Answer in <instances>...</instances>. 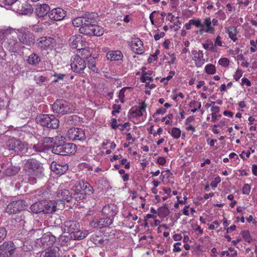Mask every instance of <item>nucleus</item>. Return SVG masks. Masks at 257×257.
I'll use <instances>...</instances> for the list:
<instances>
[{
  "label": "nucleus",
  "mask_w": 257,
  "mask_h": 257,
  "mask_svg": "<svg viewBox=\"0 0 257 257\" xmlns=\"http://www.w3.org/2000/svg\"><path fill=\"white\" fill-rule=\"evenodd\" d=\"M51 168L55 173L62 175L68 169V166L66 164L61 165L54 161L51 164Z\"/></svg>",
  "instance_id": "obj_21"
},
{
  "label": "nucleus",
  "mask_w": 257,
  "mask_h": 257,
  "mask_svg": "<svg viewBox=\"0 0 257 257\" xmlns=\"http://www.w3.org/2000/svg\"><path fill=\"white\" fill-rule=\"evenodd\" d=\"M56 206L57 203L54 201H51L47 204L45 202L43 206V213L45 214L53 213L56 211Z\"/></svg>",
  "instance_id": "obj_29"
},
{
  "label": "nucleus",
  "mask_w": 257,
  "mask_h": 257,
  "mask_svg": "<svg viewBox=\"0 0 257 257\" xmlns=\"http://www.w3.org/2000/svg\"><path fill=\"white\" fill-rule=\"evenodd\" d=\"M111 127L113 129H116L120 125V124H117V120L115 118H113L111 119Z\"/></svg>",
  "instance_id": "obj_60"
},
{
  "label": "nucleus",
  "mask_w": 257,
  "mask_h": 257,
  "mask_svg": "<svg viewBox=\"0 0 257 257\" xmlns=\"http://www.w3.org/2000/svg\"><path fill=\"white\" fill-rule=\"evenodd\" d=\"M85 58H81L76 55L73 60L71 59V67L72 70L77 73H82L86 67Z\"/></svg>",
  "instance_id": "obj_9"
},
{
  "label": "nucleus",
  "mask_w": 257,
  "mask_h": 257,
  "mask_svg": "<svg viewBox=\"0 0 257 257\" xmlns=\"http://www.w3.org/2000/svg\"><path fill=\"white\" fill-rule=\"evenodd\" d=\"M250 191V187L248 184H245L242 188V193L248 195Z\"/></svg>",
  "instance_id": "obj_54"
},
{
  "label": "nucleus",
  "mask_w": 257,
  "mask_h": 257,
  "mask_svg": "<svg viewBox=\"0 0 257 257\" xmlns=\"http://www.w3.org/2000/svg\"><path fill=\"white\" fill-rule=\"evenodd\" d=\"M49 18L54 21H60L66 16V12L61 8H57L52 10L49 13Z\"/></svg>",
  "instance_id": "obj_18"
},
{
  "label": "nucleus",
  "mask_w": 257,
  "mask_h": 257,
  "mask_svg": "<svg viewBox=\"0 0 257 257\" xmlns=\"http://www.w3.org/2000/svg\"><path fill=\"white\" fill-rule=\"evenodd\" d=\"M38 41H39V46L45 50L47 49L54 43V40L53 38L46 37H41Z\"/></svg>",
  "instance_id": "obj_25"
},
{
  "label": "nucleus",
  "mask_w": 257,
  "mask_h": 257,
  "mask_svg": "<svg viewBox=\"0 0 257 257\" xmlns=\"http://www.w3.org/2000/svg\"><path fill=\"white\" fill-rule=\"evenodd\" d=\"M17 37L21 43L28 46L33 45L35 42L33 33L25 28L17 29Z\"/></svg>",
  "instance_id": "obj_6"
},
{
  "label": "nucleus",
  "mask_w": 257,
  "mask_h": 257,
  "mask_svg": "<svg viewBox=\"0 0 257 257\" xmlns=\"http://www.w3.org/2000/svg\"><path fill=\"white\" fill-rule=\"evenodd\" d=\"M72 190L74 192V199L75 201L85 199L87 196L93 194L94 191L93 187L84 180L77 181Z\"/></svg>",
  "instance_id": "obj_2"
},
{
  "label": "nucleus",
  "mask_w": 257,
  "mask_h": 257,
  "mask_svg": "<svg viewBox=\"0 0 257 257\" xmlns=\"http://www.w3.org/2000/svg\"><path fill=\"white\" fill-rule=\"evenodd\" d=\"M112 218L103 217L99 219H95L91 222V226L93 227L101 228L109 226L112 223Z\"/></svg>",
  "instance_id": "obj_16"
},
{
  "label": "nucleus",
  "mask_w": 257,
  "mask_h": 257,
  "mask_svg": "<svg viewBox=\"0 0 257 257\" xmlns=\"http://www.w3.org/2000/svg\"><path fill=\"white\" fill-rule=\"evenodd\" d=\"M32 214L30 212L26 211L23 213L20 216V221H23L24 223L29 221V217H32Z\"/></svg>",
  "instance_id": "obj_43"
},
{
  "label": "nucleus",
  "mask_w": 257,
  "mask_h": 257,
  "mask_svg": "<svg viewBox=\"0 0 257 257\" xmlns=\"http://www.w3.org/2000/svg\"><path fill=\"white\" fill-rule=\"evenodd\" d=\"M6 149L8 151L11 156L19 155L28 150V144L19 139L12 138L6 142Z\"/></svg>",
  "instance_id": "obj_4"
},
{
  "label": "nucleus",
  "mask_w": 257,
  "mask_h": 257,
  "mask_svg": "<svg viewBox=\"0 0 257 257\" xmlns=\"http://www.w3.org/2000/svg\"><path fill=\"white\" fill-rule=\"evenodd\" d=\"M166 112V109L165 108L161 107L158 108L156 113L153 115L155 117L156 114H163Z\"/></svg>",
  "instance_id": "obj_62"
},
{
  "label": "nucleus",
  "mask_w": 257,
  "mask_h": 257,
  "mask_svg": "<svg viewBox=\"0 0 257 257\" xmlns=\"http://www.w3.org/2000/svg\"><path fill=\"white\" fill-rule=\"evenodd\" d=\"M55 142L52 148V152L56 155L67 156L74 154L76 150V146L73 143H64L65 138L62 136L56 137Z\"/></svg>",
  "instance_id": "obj_3"
},
{
  "label": "nucleus",
  "mask_w": 257,
  "mask_h": 257,
  "mask_svg": "<svg viewBox=\"0 0 257 257\" xmlns=\"http://www.w3.org/2000/svg\"><path fill=\"white\" fill-rule=\"evenodd\" d=\"M59 248L57 246H53L48 248L45 252H43L41 257H59Z\"/></svg>",
  "instance_id": "obj_27"
},
{
  "label": "nucleus",
  "mask_w": 257,
  "mask_h": 257,
  "mask_svg": "<svg viewBox=\"0 0 257 257\" xmlns=\"http://www.w3.org/2000/svg\"><path fill=\"white\" fill-rule=\"evenodd\" d=\"M190 24L195 26L197 27H203V25L201 24V21L199 19L194 20L191 19L190 20Z\"/></svg>",
  "instance_id": "obj_52"
},
{
  "label": "nucleus",
  "mask_w": 257,
  "mask_h": 257,
  "mask_svg": "<svg viewBox=\"0 0 257 257\" xmlns=\"http://www.w3.org/2000/svg\"><path fill=\"white\" fill-rule=\"evenodd\" d=\"M113 110L112 111V114L114 115L116 113H119V110L121 108V106L118 104H114L112 106Z\"/></svg>",
  "instance_id": "obj_55"
},
{
  "label": "nucleus",
  "mask_w": 257,
  "mask_h": 257,
  "mask_svg": "<svg viewBox=\"0 0 257 257\" xmlns=\"http://www.w3.org/2000/svg\"><path fill=\"white\" fill-rule=\"evenodd\" d=\"M170 213V211L166 205L160 207L158 209V215L160 217L165 218Z\"/></svg>",
  "instance_id": "obj_38"
},
{
  "label": "nucleus",
  "mask_w": 257,
  "mask_h": 257,
  "mask_svg": "<svg viewBox=\"0 0 257 257\" xmlns=\"http://www.w3.org/2000/svg\"><path fill=\"white\" fill-rule=\"evenodd\" d=\"M43 206L44 203L42 202H36L31 206L30 210L32 212L35 213L43 212Z\"/></svg>",
  "instance_id": "obj_35"
},
{
  "label": "nucleus",
  "mask_w": 257,
  "mask_h": 257,
  "mask_svg": "<svg viewBox=\"0 0 257 257\" xmlns=\"http://www.w3.org/2000/svg\"><path fill=\"white\" fill-rule=\"evenodd\" d=\"M58 233H56L57 238L58 237V241L62 245L69 246L70 247H72V245L71 242L74 240L73 238L71 237V235L70 236L67 235H60L62 231L61 228H58Z\"/></svg>",
  "instance_id": "obj_20"
},
{
  "label": "nucleus",
  "mask_w": 257,
  "mask_h": 257,
  "mask_svg": "<svg viewBox=\"0 0 257 257\" xmlns=\"http://www.w3.org/2000/svg\"><path fill=\"white\" fill-rule=\"evenodd\" d=\"M79 32L81 34L87 36H95L100 37L104 33V29L101 26L97 24L84 25L79 28Z\"/></svg>",
  "instance_id": "obj_8"
},
{
  "label": "nucleus",
  "mask_w": 257,
  "mask_h": 257,
  "mask_svg": "<svg viewBox=\"0 0 257 257\" xmlns=\"http://www.w3.org/2000/svg\"><path fill=\"white\" fill-rule=\"evenodd\" d=\"M227 33L228 34L229 37L235 42L237 40L236 34L237 29L236 27H230L227 29Z\"/></svg>",
  "instance_id": "obj_39"
},
{
  "label": "nucleus",
  "mask_w": 257,
  "mask_h": 257,
  "mask_svg": "<svg viewBox=\"0 0 257 257\" xmlns=\"http://www.w3.org/2000/svg\"><path fill=\"white\" fill-rule=\"evenodd\" d=\"M20 170V168L18 166L10 165L5 169L4 173L6 176H11L17 174Z\"/></svg>",
  "instance_id": "obj_32"
},
{
  "label": "nucleus",
  "mask_w": 257,
  "mask_h": 257,
  "mask_svg": "<svg viewBox=\"0 0 257 257\" xmlns=\"http://www.w3.org/2000/svg\"><path fill=\"white\" fill-rule=\"evenodd\" d=\"M243 72L241 70L237 69L235 75L233 76L235 81H238L242 75Z\"/></svg>",
  "instance_id": "obj_56"
},
{
  "label": "nucleus",
  "mask_w": 257,
  "mask_h": 257,
  "mask_svg": "<svg viewBox=\"0 0 257 257\" xmlns=\"http://www.w3.org/2000/svg\"><path fill=\"white\" fill-rule=\"evenodd\" d=\"M220 178L219 176L216 177L214 178V180L213 181H212L211 183V186L213 188H215L217 187V184L220 182Z\"/></svg>",
  "instance_id": "obj_57"
},
{
  "label": "nucleus",
  "mask_w": 257,
  "mask_h": 257,
  "mask_svg": "<svg viewBox=\"0 0 257 257\" xmlns=\"http://www.w3.org/2000/svg\"><path fill=\"white\" fill-rule=\"evenodd\" d=\"M22 13L24 15L32 14L33 12V9L31 5L25 4V6L22 7Z\"/></svg>",
  "instance_id": "obj_45"
},
{
  "label": "nucleus",
  "mask_w": 257,
  "mask_h": 257,
  "mask_svg": "<svg viewBox=\"0 0 257 257\" xmlns=\"http://www.w3.org/2000/svg\"><path fill=\"white\" fill-rule=\"evenodd\" d=\"M54 139L52 137H44L42 140L43 144L51 143L53 142Z\"/></svg>",
  "instance_id": "obj_61"
},
{
  "label": "nucleus",
  "mask_w": 257,
  "mask_h": 257,
  "mask_svg": "<svg viewBox=\"0 0 257 257\" xmlns=\"http://www.w3.org/2000/svg\"><path fill=\"white\" fill-rule=\"evenodd\" d=\"M57 238L56 232L54 231V234L50 232H48L43 235L40 238V245L43 248H48L52 246L56 242Z\"/></svg>",
  "instance_id": "obj_11"
},
{
  "label": "nucleus",
  "mask_w": 257,
  "mask_h": 257,
  "mask_svg": "<svg viewBox=\"0 0 257 257\" xmlns=\"http://www.w3.org/2000/svg\"><path fill=\"white\" fill-rule=\"evenodd\" d=\"M83 26L97 24V14L95 13H87L83 15Z\"/></svg>",
  "instance_id": "obj_23"
},
{
  "label": "nucleus",
  "mask_w": 257,
  "mask_h": 257,
  "mask_svg": "<svg viewBox=\"0 0 257 257\" xmlns=\"http://www.w3.org/2000/svg\"><path fill=\"white\" fill-rule=\"evenodd\" d=\"M211 21L210 18H206L204 22V24H203V26H206V29L205 30L206 32H210L212 33H214V29L211 26Z\"/></svg>",
  "instance_id": "obj_40"
},
{
  "label": "nucleus",
  "mask_w": 257,
  "mask_h": 257,
  "mask_svg": "<svg viewBox=\"0 0 257 257\" xmlns=\"http://www.w3.org/2000/svg\"><path fill=\"white\" fill-rule=\"evenodd\" d=\"M57 196L59 199L65 200L66 202H70L74 199V195L67 189H58L57 192Z\"/></svg>",
  "instance_id": "obj_24"
},
{
  "label": "nucleus",
  "mask_w": 257,
  "mask_h": 257,
  "mask_svg": "<svg viewBox=\"0 0 257 257\" xmlns=\"http://www.w3.org/2000/svg\"><path fill=\"white\" fill-rule=\"evenodd\" d=\"M205 72L209 74H213L215 73V67L213 64H208L205 68Z\"/></svg>",
  "instance_id": "obj_46"
},
{
  "label": "nucleus",
  "mask_w": 257,
  "mask_h": 257,
  "mask_svg": "<svg viewBox=\"0 0 257 257\" xmlns=\"http://www.w3.org/2000/svg\"><path fill=\"white\" fill-rule=\"evenodd\" d=\"M189 106L191 108H193L191 110L192 112H195L198 109H200L201 107V102H197L195 100L191 101L189 104Z\"/></svg>",
  "instance_id": "obj_44"
},
{
  "label": "nucleus",
  "mask_w": 257,
  "mask_h": 257,
  "mask_svg": "<svg viewBox=\"0 0 257 257\" xmlns=\"http://www.w3.org/2000/svg\"><path fill=\"white\" fill-rule=\"evenodd\" d=\"M192 59L195 62L197 67H201L205 63V60L203 57V53L201 50H192L191 51Z\"/></svg>",
  "instance_id": "obj_19"
},
{
  "label": "nucleus",
  "mask_w": 257,
  "mask_h": 257,
  "mask_svg": "<svg viewBox=\"0 0 257 257\" xmlns=\"http://www.w3.org/2000/svg\"><path fill=\"white\" fill-rule=\"evenodd\" d=\"M102 212L106 217L112 218L113 220L118 212V209L114 204H108L103 207Z\"/></svg>",
  "instance_id": "obj_17"
},
{
  "label": "nucleus",
  "mask_w": 257,
  "mask_h": 257,
  "mask_svg": "<svg viewBox=\"0 0 257 257\" xmlns=\"http://www.w3.org/2000/svg\"><path fill=\"white\" fill-rule=\"evenodd\" d=\"M130 116L132 117H136L138 116H141L143 115V112L140 110V109H138L137 107L135 110H130Z\"/></svg>",
  "instance_id": "obj_49"
},
{
  "label": "nucleus",
  "mask_w": 257,
  "mask_h": 257,
  "mask_svg": "<svg viewBox=\"0 0 257 257\" xmlns=\"http://www.w3.org/2000/svg\"><path fill=\"white\" fill-rule=\"evenodd\" d=\"M65 123L68 125H76L79 121V117L76 115L68 116L65 119Z\"/></svg>",
  "instance_id": "obj_36"
},
{
  "label": "nucleus",
  "mask_w": 257,
  "mask_h": 257,
  "mask_svg": "<svg viewBox=\"0 0 257 257\" xmlns=\"http://www.w3.org/2000/svg\"><path fill=\"white\" fill-rule=\"evenodd\" d=\"M229 60L226 58H222L219 59L218 63L219 64L222 66L226 67L229 65Z\"/></svg>",
  "instance_id": "obj_53"
},
{
  "label": "nucleus",
  "mask_w": 257,
  "mask_h": 257,
  "mask_svg": "<svg viewBox=\"0 0 257 257\" xmlns=\"http://www.w3.org/2000/svg\"><path fill=\"white\" fill-rule=\"evenodd\" d=\"M67 137L72 141H82L85 139L84 132L81 128L72 127L70 128L67 133Z\"/></svg>",
  "instance_id": "obj_14"
},
{
  "label": "nucleus",
  "mask_w": 257,
  "mask_h": 257,
  "mask_svg": "<svg viewBox=\"0 0 257 257\" xmlns=\"http://www.w3.org/2000/svg\"><path fill=\"white\" fill-rule=\"evenodd\" d=\"M211 111H212L211 114V121L214 122L216 121L217 117H220L221 116L220 114H218L220 111V107L217 106H212Z\"/></svg>",
  "instance_id": "obj_37"
},
{
  "label": "nucleus",
  "mask_w": 257,
  "mask_h": 257,
  "mask_svg": "<svg viewBox=\"0 0 257 257\" xmlns=\"http://www.w3.org/2000/svg\"><path fill=\"white\" fill-rule=\"evenodd\" d=\"M121 165H124L125 168L129 169L130 168V163L127 162V159H123L121 161Z\"/></svg>",
  "instance_id": "obj_64"
},
{
  "label": "nucleus",
  "mask_w": 257,
  "mask_h": 257,
  "mask_svg": "<svg viewBox=\"0 0 257 257\" xmlns=\"http://www.w3.org/2000/svg\"><path fill=\"white\" fill-rule=\"evenodd\" d=\"M26 206V202L23 200L14 201L7 205L6 211L10 214H15L25 209Z\"/></svg>",
  "instance_id": "obj_10"
},
{
  "label": "nucleus",
  "mask_w": 257,
  "mask_h": 257,
  "mask_svg": "<svg viewBox=\"0 0 257 257\" xmlns=\"http://www.w3.org/2000/svg\"><path fill=\"white\" fill-rule=\"evenodd\" d=\"M16 247L13 242H5L0 246V257H11Z\"/></svg>",
  "instance_id": "obj_12"
},
{
  "label": "nucleus",
  "mask_w": 257,
  "mask_h": 257,
  "mask_svg": "<svg viewBox=\"0 0 257 257\" xmlns=\"http://www.w3.org/2000/svg\"><path fill=\"white\" fill-rule=\"evenodd\" d=\"M221 255L222 256H223L224 255H226L228 257H235L237 255V252H234V253H230L228 251H223L221 252Z\"/></svg>",
  "instance_id": "obj_59"
},
{
  "label": "nucleus",
  "mask_w": 257,
  "mask_h": 257,
  "mask_svg": "<svg viewBox=\"0 0 257 257\" xmlns=\"http://www.w3.org/2000/svg\"><path fill=\"white\" fill-rule=\"evenodd\" d=\"M244 84L246 85L247 86H251V82L247 78L245 77L241 79V85H243Z\"/></svg>",
  "instance_id": "obj_63"
},
{
  "label": "nucleus",
  "mask_w": 257,
  "mask_h": 257,
  "mask_svg": "<svg viewBox=\"0 0 257 257\" xmlns=\"http://www.w3.org/2000/svg\"><path fill=\"white\" fill-rule=\"evenodd\" d=\"M7 231L4 227L0 228V242H2L6 237Z\"/></svg>",
  "instance_id": "obj_51"
},
{
  "label": "nucleus",
  "mask_w": 257,
  "mask_h": 257,
  "mask_svg": "<svg viewBox=\"0 0 257 257\" xmlns=\"http://www.w3.org/2000/svg\"><path fill=\"white\" fill-rule=\"evenodd\" d=\"M70 41L72 48L76 49L79 51H81V49L87 47L86 42L80 35L72 36L70 39Z\"/></svg>",
  "instance_id": "obj_13"
},
{
  "label": "nucleus",
  "mask_w": 257,
  "mask_h": 257,
  "mask_svg": "<svg viewBox=\"0 0 257 257\" xmlns=\"http://www.w3.org/2000/svg\"><path fill=\"white\" fill-rule=\"evenodd\" d=\"M36 122L41 126L56 129L59 125V120L53 115L41 114L36 117Z\"/></svg>",
  "instance_id": "obj_5"
},
{
  "label": "nucleus",
  "mask_w": 257,
  "mask_h": 257,
  "mask_svg": "<svg viewBox=\"0 0 257 257\" xmlns=\"http://www.w3.org/2000/svg\"><path fill=\"white\" fill-rule=\"evenodd\" d=\"M242 237L244 238V239L248 242H251V237L250 235L249 232L248 230H243L242 231Z\"/></svg>",
  "instance_id": "obj_48"
},
{
  "label": "nucleus",
  "mask_w": 257,
  "mask_h": 257,
  "mask_svg": "<svg viewBox=\"0 0 257 257\" xmlns=\"http://www.w3.org/2000/svg\"><path fill=\"white\" fill-rule=\"evenodd\" d=\"M88 234V232L87 230H81L80 226L79 227V229L75 231V233H73L72 235H71L72 238H73V240H81L85 237H86Z\"/></svg>",
  "instance_id": "obj_30"
},
{
  "label": "nucleus",
  "mask_w": 257,
  "mask_h": 257,
  "mask_svg": "<svg viewBox=\"0 0 257 257\" xmlns=\"http://www.w3.org/2000/svg\"><path fill=\"white\" fill-rule=\"evenodd\" d=\"M24 170L29 177V181L32 184L35 183L37 179H40L44 175L43 164L35 159L27 160Z\"/></svg>",
  "instance_id": "obj_1"
},
{
  "label": "nucleus",
  "mask_w": 257,
  "mask_h": 257,
  "mask_svg": "<svg viewBox=\"0 0 257 257\" xmlns=\"http://www.w3.org/2000/svg\"><path fill=\"white\" fill-rule=\"evenodd\" d=\"M18 0H0V5L2 7L6 6H11L16 2Z\"/></svg>",
  "instance_id": "obj_50"
},
{
  "label": "nucleus",
  "mask_w": 257,
  "mask_h": 257,
  "mask_svg": "<svg viewBox=\"0 0 257 257\" xmlns=\"http://www.w3.org/2000/svg\"><path fill=\"white\" fill-rule=\"evenodd\" d=\"M83 15L81 17H77L72 20V24L77 27H82L83 26Z\"/></svg>",
  "instance_id": "obj_41"
},
{
  "label": "nucleus",
  "mask_w": 257,
  "mask_h": 257,
  "mask_svg": "<svg viewBox=\"0 0 257 257\" xmlns=\"http://www.w3.org/2000/svg\"><path fill=\"white\" fill-rule=\"evenodd\" d=\"M30 149H33L36 153L44 152L48 150V147L46 145L43 144V143L39 142L37 144L31 145Z\"/></svg>",
  "instance_id": "obj_33"
},
{
  "label": "nucleus",
  "mask_w": 257,
  "mask_h": 257,
  "mask_svg": "<svg viewBox=\"0 0 257 257\" xmlns=\"http://www.w3.org/2000/svg\"><path fill=\"white\" fill-rule=\"evenodd\" d=\"M85 59H86L87 61V65L89 69H91L94 72H97V68L96 67V61L95 58L94 57H92L91 56H89V57H84Z\"/></svg>",
  "instance_id": "obj_34"
},
{
  "label": "nucleus",
  "mask_w": 257,
  "mask_h": 257,
  "mask_svg": "<svg viewBox=\"0 0 257 257\" xmlns=\"http://www.w3.org/2000/svg\"><path fill=\"white\" fill-rule=\"evenodd\" d=\"M50 7L47 4L37 5L35 9V13L39 18L46 16L50 11Z\"/></svg>",
  "instance_id": "obj_22"
},
{
  "label": "nucleus",
  "mask_w": 257,
  "mask_h": 257,
  "mask_svg": "<svg viewBox=\"0 0 257 257\" xmlns=\"http://www.w3.org/2000/svg\"><path fill=\"white\" fill-rule=\"evenodd\" d=\"M106 57L111 61H118L122 59L123 55L120 51H110L107 53Z\"/></svg>",
  "instance_id": "obj_28"
},
{
  "label": "nucleus",
  "mask_w": 257,
  "mask_h": 257,
  "mask_svg": "<svg viewBox=\"0 0 257 257\" xmlns=\"http://www.w3.org/2000/svg\"><path fill=\"white\" fill-rule=\"evenodd\" d=\"M131 47L133 51L137 54H139L143 53V42L138 38L132 41Z\"/></svg>",
  "instance_id": "obj_26"
},
{
  "label": "nucleus",
  "mask_w": 257,
  "mask_h": 257,
  "mask_svg": "<svg viewBox=\"0 0 257 257\" xmlns=\"http://www.w3.org/2000/svg\"><path fill=\"white\" fill-rule=\"evenodd\" d=\"M206 43L203 44V48L207 50H210L212 51H216V50L215 49L214 45L213 43V42L211 41L207 40L206 41Z\"/></svg>",
  "instance_id": "obj_42"
},
{
  "label": "nucleus",
  "mask_w": 257,
  "mask_h": 257,
  "mask_svg": "<svg viewBox=\"0 0 257 257\" xmlns=\"http://www.w3.org/2000/svg\"><path fill=\"white\" fill-rule=\"evenodd\" d=\"M80 52H81V55L82 56L81 58H84V56L85 57H89V56H91L88 50L87 49H86V48H83V49H81V51Z\"/></svg>",
  "instance_id": "obj_58"
},
{
  "label": "nucleus",
  "mask_w": 257,
  "mask_h": 257,
  "mask_svg": "<svg viewBox=\"0 0 257 257\" xmlns=\"http://www.w3.org/2000/svg\"><path fill=\"white\" fill-rule=\"evenodd\" d=\"M172 136L175 139H179L181 136V131L177 127H173L171 132Z\"/></svg>",
  "instance_id": "obj_47"
},
{
  "label": "nucleus",
  "mask_w": 257,
  "mask_h": 257,
  "mask_svg": "<svg viewBox=\"0 0 257 257\" xmlns=\"http://www.w3.org/2000/svg\"><path fill=\"white\" fill-rule=\"evenodd\" d=\"M41 61V58L36 53H32L28 58L27 62L30 65L37 66Z\"/></svg>",
  "instance_id": "obj_31"
},
{
  "label": "nucleus",
  "mask_w": 257,
  "mask_h": 257,
  "mask_svg": "<svg viewBox=\"0 0 257 257\" xmlns=\"http://www.w3.org/2000/svg\"><path fill=\"white\" fill-rule=\"evenodd\" d=\"M54 112L64 115L73 112V109L71 105L64 99H57L52 105Z\"/></svg>",
  "instance_id": "obj_7"
},
{
  "label": "nucleus",
  "mask_w": 257,
  "mask_h": 257,
  "mask_svg": "<svg viewBox=\"0 0 257 257\" xmlns=\"http://www.w3.org/2000/svg\"><path fill=\"white\" fill-rule=\"evenodd\" d=\"M64 230L65 232L72 235L75 231L79 229L80 224L75 220L68 219L64 223Z\"/></svg>",
  "instance_id": "obj_15"
}]
</instances>
